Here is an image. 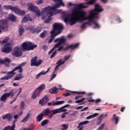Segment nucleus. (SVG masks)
Here are the masks:
<instances>
[{
    "label": "nucleus",
    "mask_w": 130,
    "mask_h": 130,
    "mask_svg": "<svg viewBox=\"0 0 130 130\" xmlns=\"http://www.w3.org/2000/svg\"><path fill=\"white\" fill-rule=\"evenodd\" d=\"M77 10H76V16H78L79 20L81 22L83 21H86V20H89V24L90 23H92V21H93V19H95V17L92 15V12H90L88 17H86V12L81 10L82 9H86L87 8V4L83 5V4H79L77 6Z\"/></svg>",
    "instance_id": "f257e3e1"
},
{
    "label": "nucleus",
    "mask_w": 130,
    "mask_h": 130,
    "mask_svg": "<svg viewBox=\"0 0 130 130\" xmlns=\"http://www.w3.org/2000/svg\"><path fill=\"white\" fill-rule=\"evenodd\" d=\"M78 9L76 7V9L74 10V12L72 14H69L68 13H64L62 14V18L64 20L65 23H70L71 26L75 25L77 22H79V16L77 15L76 13H77Z\"/></svg>",
    "instance_id": "f03ea898"
},
{
    "label": "nucleus",
    "mask_w": 130,
    "mask_h": 130,
    "mask_svg": "<svg viewBox=\"0 0 130 130\" xmlns=\"http://www.w3.org/2000/svg\"><path fill=\"white\" fill-rule=\"evenodd\" d=\"M56 3L54 7L48 6L45 8H44L42 10V13H47V16H53V12L52 11H56L57 13H59L58 10H56V9L59 8L61 6H64V4L62 2V0H54Z\"/></svg>",
    "instance_id": "7ed1b4c3"
},
{
    "label": "nucleus",
    "mask_w": 130,
    "mask_h": 130,
    "mask_svg": "<svg viewBox=\"0 0 130 130\" xmlns=\"http://www.w3.org/2000/svg\"><path fill=\"white\" fill-rule=\"evenodd\" d=\"M24 63L19 64L12 71L8 72L7 73L8 76H5L4 77L1 78L0 80H10V79L13 78V77L16 75V73H15V71H18V70H19V73H23V68H22V67H24Z\"/></svg>",
    "instance_id": "20e7f679"
},
{
    "label": "nucleus",
    "mask_w": 130,
    "mask_h": 130,
    "mask_svg": "<svg viewBox=\"0 0 130 130\" xmlns=\"http://www.w3.org/2000/svg\"><path fill=\"white\" fill-rule=\"evenodd\" d=\"M37 46V45H35L31 42H24L21 45V47L23 51H30V50H34V49L36 48Z\"/></svg>",
    "instance_id": "39448f33"
},
{
    "label": "nucleus",
    "mask_w": 130,
    "mask_h": 130,
    "mask_svg": "<svg viewBox=\"0 0 130 130\" xmlns=\"http://www.w3.org/2000/svg\"><path fill=\"white\" fill-rule=\"evenodd\" d=\"M66 38H64V37L58 38L56 39L54 41V42L56 44H55L54 47L49 51L48 54H51L53 51H54V49H55V48H57L58 47H59L60 45L64 44V43H66Z\"/></svg>",
    "instance_id": "423d86ee"
},
{
    "label": "nucleus",
    "mask_w": 130,
    "mask_h": 130,
    "mask_svg": "<svg viewBox=\"0 0 130 130\" xmlns=\"http://www.w3.org/2000/svg\"><path fill=\"white\" fill-rule=\"evenodd\" d=\"M3 8L5 9V10H11V11L14 12L15 14L19 15V16H24L25 14L24 11H22L18 9V6L13 7L12 6L5 5Z\"/></svg>",
    "instance_id": "0eeeda50"
},
{
    "label": "nucleus",
    "mask_w": 130,
    "mask_h": 130,
    "mask_svg": "<svg viewBox=\"0 0 130 130\" xmlns=\"http://www.w3.org/2000/svg\"><path fill=\"white\" fill-rule=\"evenodd\" d=\"M53 29L51 32L57 36L59 35V34L62 32V30H63V26L61 23H54L53 24Z\"/></svg>",
    "instance_id": "6e6552de"
},
{
    "label": "nucleus",
    "mask_w": 130,
    "mask_h": 130,
    "mask_svg": "<svg viewBox=\"0 0 130 130\" xmlns=\"http://www.w3.org/2000/svg\"><path fill=\"white\" fill-rule=\"evenodd\" d=\"M103 11L102 7L98 4H95L94 5V9L90 12H92V16L95 19H98V15L99 13H101Z\"/></svg>",
    "instance_id": "1a4fd4ad"
},
{
    "label": "nucleus",
    "mask_w": 130,
    "mask_h": 130,
    "mask_svg": "<svg viewBox=\"0 0 130 130\" xmlns=\"http://www.w3.org/2000/svg\"><path fill=\"white\" fill-rule=\"evenodd\" d=\"M27 6L28 11H31V12L35 13L38 17H40L41 16V12H40V10H39L38 7L33 5L32 4H28Z\"/></svg>",
    "instance_id": "9d476101"
},
{
    "label": "nucleus",
    "mask_w": 130,
    "mask_h": 130,
    "mask_svg": "<svg viewBox=\"0 0 130 130\" xmlns=\"http://www.w3.org/2000/svg\"><path fill=\"white\" fill-rule=\"evenodd\" d=\"M0 29H2L4 32H8L9 31V23L7 19L0 20Z\"/></svg>",
    "instance_id": "9b49d317"
},
{
    "label": "nucleus",
    "mask_w": 130,
    "mask_h": 130,
    "mask_svg": "<svg viewBox=\"0 0 130 130\" xmlns=\"http://www.w3.org/2000/svg\"><path fill=\"white\" fill-rule=\"evenodd\" d=\"M37 56L33 57L30 60V66L31 67H39L41 63L43 62V61L41 59L38 60L37 61Z\"/></svg>",
    "instance_id": "f8f14e48"
},
{
    "label": "nucleus",
    "mask_w": 130,
    "mask_h": 130,
    "mask_svg": "<svg viewBox=\"0 0 130 130\" xmlns=\"http://www.w3.org/2000/svg\"><path fill=\"white\" fill-rule=\"evenodd\" d=\"M12 49L13 47H12V44L7 43L2 48V52H4V53H10V52L12 51Z\"/></svg>",
    "instance_id": "ddd939ff"
},
{
    "label": "nucleus",
    "mask_w": 130,
    "mask_h": 130,
    "mask_svg": "<svg viewBox=\"0 0 130 130\" xmlns=\"http://www.w3.org/2000/svg\"><path fill=\"white\" fill-rule=\"evenodd\" d=\"M13 56H15V57H20L21 55H22L23 53L22 51L20 49L19 47H15L12 53Z\"/></svg>",
    "instance_id": "4468645a"
},
{
    "label": "nucleus",
    "mask_w": 130,
    "mask_h": 130,
    "mask_svg": "<svg viewBox=\"0 0 130 130\" xmlns=\"http://www.w3.org/2000/svg\"><path fill=\"white\" fill-rule=\"evenodd\" d=\"M70 106V105H66L64 106L61 107L59 109H57L53 110V114H56L57 113H60V112H66L67 111V109L64 108H67V107H69Z\"/></svg>",
    "instance_id": "2eb2a0df"
},
{
    "label": "nucleus",
    "mask_w": 130,
    "mask_h": 130,
    "mask_svg": "<svg viewBox=\"0 0 130 130\" xmlns=\"http://www.w3.org/2000/svg\"><path fill=\"white\" fill-rule=\"evenodd\" d=\"M14 93V91H11L8 93H5L3 94L2 96L1 97L0 100L1 101H2L3 102H6L7 101V99L10 97V96H12Z\"/></svg>",
    "instance_id": "dca6fc26"
},
{
    "label": "nucleus",
    "mask_w": 130,
    "mask_h": 130,
    "mask_svg": "<svg viewBox=\"0 0 130 130\" xmlns=\"http://www.w3.org/2000/svg\"><path fill=\"white\" fill-rule=\"evenodd\" d=\"M28 30H30V32L34 34H39V33L41 32V28H40L39 26L37 27L31 26L28 28Z\"/></svg>",
    "instance_id": "f3484780"
},
{
    "label": "nucleus",
    "mask_w": 130,
    "mask_h": 130,
    "mask_svg": "<svg viewBox=\"0 0 130 130\" xmlns=\"http://www.w3.org/2000/svg\"><path fill=\"white\" fill-rule=\"evenodd\" d=\"M49 101V98H48V95H46L43 98L42 100H40L39 102V104L41 105V106H44L45 104H47V102Z\"/></svg>",
    "instance_id": "a211bd4d"
},
{
    "label": "nucleus",
    "mask_w": 130,
    "mask_h": 130,
    "mask_svg": "<svg viewBox=\"0 0 130 130\" xmlns=\"http://www.w3.org/2000/svg\"><path fill=\"white\" fill-rule=\"evenodd\" d=\"M72 94H81V95H85L86 94V91H71V92H67L66 93H63L62 96H64L65 97H68L72 95Z\"/></svg>",
    "instance_id": "6ab92c4d"
},
{
    "label": "nucleus",
    "mask_w": 130,
    "mask_h": 130,
    "mask_svg": "<svg viewBox=\"0 0 130 130\" xmlns=\"http://www.w3.org/2000/svg\"><path fill=\"white\" fill-rule=\"evenodd\" d=\"M79 45H80V43H79L75 44H72L64 48L63 50H69V49H71V50H73L74 49H76V48H78L79 47Z\"/></svg>",
    "instance_id": "aec40b11"
},
{
    "label": "nucleus",
    "mask_w": 130,
    "mask_h": 130,
    "mask_svg": "<svg viewBox=\"0 0 130 130\" xmlns=\"http://www.w3.org/2000/svg\"><path fill=\"white\" fill-rule=\"evenodd\" d=\"M63 103H64V101H57L55 102H54V101H52V103H48L47 105L48 106H56L57 105L63 104Z\"/></svg>",
    "instance_id": "412c9836"
},
{
    "label": "nucleus",
    "mask_w": 130,
    "mask_h": 130,
    "mask_svg": "<svg viewBox=\"0 0 130 130\" xmlns=\"http://www.w3.org/2000/svg\"><path fill=\"white\" fill-rule=\"evenodd\" d=\"M40 93H41V91L38 90V89H36L32 93L31 98L32 99H36L37 97H39V96H40Z\"/></svg>",
    "instance_id": "4be33fe9"
},
{
    "label": "nucleus",
    "mask_w": 130,
    "mask_h": 130,
    "mask_svg": "<svg viewBox=\"0 0 130 130\" xmlns=\"http://www.w3.org/2000/svg\"><path fill=\"white\" fill-rule=\"evenodd\" d=\"M2 119H7L8 121H11L13 117L10 113L6 114L2 117Z\"/></svg>",
    "instance_id": "5701e85b"
},
{
    "label": "nucleus",
    "mask_w": 130,
    "mask_h": 130,
    "mask_svg": "<svg viewBox=\"0 0 130 130\" xmlns=\"http://www.w3.org/2000/svg\"><path fill=\"white\" fill-rule=\"evenodd\" d=\"M87 123H89V121H84L81 122L79 123V125L77 126V128H79L78 130H83L84 126L82 125H83L84 124H87Z\"/></svg>",
    "instance_id": "b1692460"
},
{
    "label": "nucleus",
    "mask_w": 130,
    "mask_h": 130,
    "mask_svg": "<svg viewBox=\"0 0 130 130\" xmlns=\"http://www.w3.org/2000/svg\"><path fill=\"white\" fill-rule=\"evenodd\" d=\"M52 111H50L49 108H46L43 111L42 114H43L44 116H47L50 113H51Z\"/></svg>",
    "instance_id": "393cba45"
},
{
    "label": "nucleus",
    "mask_w": 130,
    "mask_h": 130,
    "mask_svg": "<svg viewBox=\"0 0 130 130\" xmlns=\"http://www.w3.org/2000/svg\"><path fill=\"white\" fill-rule=\"evenodd\" d=\"M31 117V114L30 113H28L26 115L25 117H24L21 121V122H23L25 123V122H27L28 121V119Z\"/></svg>",
    "instance_id": "a878e982"
},
{
    "label": "nucleus",
    "mask_w": 130,
    "mask_h": 130,
    "mask_svg": "<svg viewBox=\"0 0 130 130\" xmlns=\"http://www.w3.org/2000/svg\"><path fill=\"white\" fill-rule=\"evenodd\" d=\"M50 39L48 41V43H51V42H52V41H53V40H54V38H55L56 36H57V35H55V34H53V32H52L51 31H50Z\"/></svg>",
    "instance_id": "bb28decb"
},
{
    "label": "nucleus",
    "mask_w": 130,
    "mask_h": 130,
    "mask_svg": "<svg viewBox=\"0 0 130 130\" xmlns=\"http://www.w3.org/2000/svg\"><path fill=\"white\" fill-rule=\"evenodd\" d=\"M24 31H25V29H24V27L22 25H19L18 27V31L19 33L20 36H22L23 34L24 33Z\"/></svg>",
    "instance_id": "cd10ccee"
},
{
    "label": "nucleus",
    "mask_w": 130,
    "mask_h": 130,
    "mask_svg": "<svg viewBox=\"0 0 130 130\" xmlns=\"http://www.w3.org/2000/svg\"><path fill=\"white\" fill-rule=\"evenodd\" d=\"M11 60L9 59V58H5L4 60H2V59H0V63H8V64H10L11 63Z\"/></svg>",
    "instance_id": "c85d7f7f"
},
{
    "label": "nucleus",
    "mask_w": 130,
    "mask_h": 130,
    "mask_svg": "<svg viewBox=\"0 0 130 130\" xmlns=\"http://www.w3.org/2000/svg\"><path fill=\"white\" fill-rule=\"evenodd\" d=\"M44 116L43 115V114H40L39 115L37 116L36 121H37V122H40V121H41V120L43 119Z\"/></svg>",
    "instance_id": "c756f323"
},
{
    "label": "nucleus",
    "mask_w": 130,
    "mask_h": 130,
    "mask_svg": "<svg viewBox=\"0 0 130 130\" xmlns=\"http://www.w3.org/2000/svg\"><path fill=\"white\" fill-rule=\"evenodd\" d=\"M86 100H88V102H95L96 104H98V103L101 102V100L100 99H97L95 101L94 100L91 99V98H87Z\"/></svg>",
    "instance_id": "7c9ffc66"
},
{
    "label": "nucleus",
    "mask_w": 130,
    "mask_h": 130,
    "mask_svg": "<svg viewBox=\"0 0 130 130\" xmlns=\"http://www.w3.org/2000/svg\"><path fill=\"white\" fill-rule=\"evenodd\" d=\"M49 93L51 94H56L57 93V88L54 87L49 90Z\"/></svg>",
    "instance_id": "2f4dec72"
},
{
    "label": "nucleus",
    "mask_w": 130,
    "mask_h": 130,
    "mask_svg": "<svg viewBox=\"0 0 130 130\" xmlns=\"http://www.w3.org/2000/svg\"><path fill=\"white\" fill-rule=\"evenodd\" d=\"M91 23H93L94 26H93V29H99L100 28V25L97 23V22L94 20V19H92Z\"/></svg>",
    "instance_id": "473e14b6"
},
{
    "label": "nucleus",
    "mask_w": 130,
    "mask_h": 130,
    "mask_svg": "<svg viewBox=\"0 0 130 130\" xmlns=\"http://www.w3.org/2000/svg\"><path fill=\"white\" fill-rule=\"evenodd\" d=\"M42 14H46V16H47V17H48L45 20V23H46V24H48L49 23V22H50V21H51V20H52V19L50 17L51 16H49V15H47V13L45 12V13H42Z\"/></svg>",
    "instance_id": "72a5a7b5"
},
{
    "label": "nucleus",
    "mask_w": 130,
    "mask_h": 130,
    "mask_svg": "<svg viewBox=\"0 0 130 130\" xmlns=\"http://www.w3.org/2000/svg\"><path fill=\"white\" fill-rule=\"evenodd\" d=\"M45 89V84H42L40 85L38 88H36L37 90L38 91H43Z\"/></svg>",
    "instance_id": "f704fd0d"
},
{
    "label": "nucleus",
    "mask_w": 130,
    "mask_h": 130,
    "mask_svg": "<svg viewBox=\"0 0 130 130\" xmlns=\"http://www.w3.org/2000/svg\"><path fill=\"white\" fill-rule=\"evenodd\" d=\"M99 115V113H96L93 115H90L89 116L86 117V119H91L92 118H94V117H96V116H98Z\"/></svg>",
    "instance_id": "c9c22d12"
},
{
    "label": "nucleus",
    "mask_w": 130,
    "mask_h": 130,
    "mask_svg": "<svg viewBox=\"0 0 130 130\" xmlns=\"http://www.w3.org/2000/svg\"><path fill=\"white\" fill-rule=\"evenodd\" d=\"M32 21V19H29V17L26 16L24 17L21 21V23L23 24L24 23H26V22H28V21Z\"/></svg>",
    "instance_id": "e433bc0d"
},
{
    "label": "nucleus",
    "mask_w": 130,
    "mask_h": 130,
    "mask_svg": "<svg viewBox=\"0 0 130 130\" xmlns=\"http://www.w3.org/2000/svg\"><path fill=\"white\" fill-rule=\"evenodd\" d=\"M95 2H96V0H90L87 3L85 4H82V5H87V8H88V5H94L95 4Z\"/></svg>",
    "instance_id": "4c0bfd02"
},
{
    "label": "nucleus",
    "mask_w": 130,
    "mask_h": 130,
    "mask_svg": "<svg viewBox=\"0 0 130 130\" xmlns=\"http://www.w3.org/2000/svg\"><path fill=\"white\" fill-rule=\"evenodd\" d=\"M22 73H21V74H20L18 76H17L16 77H15L14 79V81H19L20 80H21V79H22L23 78V76H22Z\"/></svg>",
    "instance_id": "58836bf2"
},
{
    "label": "nucleus",
    "mask_w": 130,
    "mask_h": 130,
    "mask_svg": "<svg viewBox=\"0 0 130 130\" xmlns=\"http://www.w3.org/2000/svg\"><path fill=\"white\" fill-rule=\"evenodd\" d=\"M49 121V120H48L47 119H45V120L42 121V122L41 123V126H44V125H46V124H48Z\"/></svg>",
    "instance_id": "ea45409f"
},
{
    "label": "nucleus",
    "mask_w": 130,
    "mask_h": 130,
    "mask_svg": "<svg viewBox=\"0 0 130 130\" xmlns=\"http://www.w3.org/2000/svg\"><path fill=\"white\" fill-rule=\"evenodd\" d=\"M107 114H102L100 116H99L98 117V120H102L104 117H107Z\"/></svg>",
    "instance_id": "a19ab883"
},
{
    "label": "nucleus",
    "mask_w": 130,
    "mask_h": 130,
    "mask_svg": "<svg viewBox=\"0 0 130 130\" xmlns=\"http://www.w3.org/2000/svg\"><path fill=\"white\" fill-rule=\"evenodd\" d=\"M9 19L11 22H15L16 21V17L14 15H10Z\"/></svg>",
    "instance_id": "79ce46f5"
},
{
    "label": "nucleus",
    "mask_w": 130,
    "mask_h": 130,
    "mask_svg": "<svg viewBox=\"0 0 130 130\" xmlns=\"http://www.w3.org/2000/svg\"><path fill=\"white\" fill-rule=\"evenodd\" d=\"M64 62H66V60L62 61V59H61L57 61L56 64H58V66H61V64H63Z\"/></svg>",
    "instance_id": "37998d69"
},
{
    "label": "nucleus",
    "mask_w": 130,
    "mask_h": 130,
    "mask_svg": "<svg viewBox=\"0 0 130 130\" xmlns=\"http://www.w3.org/2000/svg\"><path fill=\"white\" fill-rule=\"evenodd\" d=\"M46 33H47V31L44 30L43 32L40 34L41 38H44V37H45V35H46Z\"/></svg>",
    "instance_id": "c03bdc74"
},
{
    "label": "nucleus",
    "mask_w": 130,
    "mask_h": 130,
    "mask_svg": "<svg viewBox=\"0 0 130 130\" xmlns=\"http://www.w3.org/2000/svg\"><path fill=\"white\" fill-rule=\"evenodd\" d=\"M20 109H21L22 110H23V109H24V108H25V103L24 102V101H21L20 102Z\"/></svg>",
    "instance_id": "a18cd8bd"
},
{
    "label": "nucleus",
    "mask_w": 130,
    "mask_h": 130,
    "mask_svg": "<svg viewBox=\"0 0 130 130\" xmlns=\"http://www.w3.org/2000/svg\"><path fill=\"white\" fill-rule=\"evenodd\" d=\"M118 120H119V118L118 117H116V118H112V121H114L115 124H117L118 123Z\"/></svg>",
    "instance_id": "49530a36"
},
{
    "label": "nucleus",
    "mask_w": 130,
    "mask_h": 130,
    "mask_svg": "<svg viewBox=\"0 0 130 130\" xmlns=\"http://www.w3.org/2000/svg\"><path fill=\"white\" fill-rule=\"evenodd\" d=\"M88 24H89V25H90V24L89 23V22H84V23L81 26V29H84V28H86V27H87V25H88Z\"/></svg>",
    "instance_id": "de8ad7c7"
},
{
    "label": "nucleus",
    "mask_w": 130,
    "mask_h": 130,
    "mask_svg": "<svg viewBox=\"0 0 130 130\" xmlns=\"http://www.w3.org/2000/svg\"><path fill=\"white\" fill-rule=\"evenodd\" d=\"M63 128L61 129V130H67L69 128V125L66 124H63L61 125Z\"/></svg>",
    "instance_id": "09e8293b"
},
{
    "label": "nucleus",
    "mask_w": 130,
    "mask_h": 130,
    "mask_svg": "<svg viewBox=\"0 0 130 130\" xmlns=\"http://www.w3.org/2000/svg\"><path fill=\"white\" fill-rule=\"evenodd\" d=\"M54 73H55V71H54L51 75V79L50 80V82L52 81V80H53V79L55 78V77H56V74H54Z\"/></svg>",
    "instance_id": "8fccbe9b"
},
{
    "label": "nucleus",
    "mask_w": 130,
    "mask_h": 130,
    "mask_svg": "<svg viewBox=\"0 0 130 130\" xmlns=\"http://www.w3.org/2000/svg\"><path fill=\"white\" fill-rule=\"evenodd\" d=\"M85 99H86V98H83L81 99V100H78L75 101V103H76V104L82 103V102H83V101H84V100H85Z\"/></svg>",
    "instance_id": "3c124183"
},
{
    "label": "nucleus",
    "mask_w": 130,
    "mask_h": 130,
    "mask_svg": "<svg viewBox=\"0 0 130 130\" xmlns=\"http://www.w3.org/2000/svg\"><path fill=\"white\" fill-rule=\"evenodd\" d=\"M44 74L43 72H41L40 73H39L36 77V79H39V78H40V77H41V75H45V74Z\"/></svg>",
    "instance_id": "603ef678"
},
{
    "label": "nucleus",
    "mask_w": 130,
    "mask_h": 130,
    "mask_svg": "<svg viewBox=\"0 0 130 130\" xmlns=\"http://www.w3.org/2000/svg\"><path fill=\"white\" fill-rule=\"evenodd\" d=\"M57 51H55L50 56V58H53L56 55Z\"/></svg>",
    "instance_id": "864d4df0"
},
{
    "label": "nucleus",
    "mask_w": 130,
    "mask_h": 130,
    "mask_svg": "<svg viewBox=\"0 0 130 130\" xmlns=\"http://www.w3.org/2000/svg\"><path fill=\"white\" fill-rule=\"evenodd\" d=\"M41 14H42V15H43V16H42V19H43V20H45V19H46V17H47V16L46 15V14H45V13H42V11L41 12Z\"/></svg>",
    "instance_id": "5fc2aeb1"
},
{
    "label": "nucleus",
    "mask_w": 130,
    "mask_h": 130,
    "mask_svg": "<svg viewBox=\"0 0 130 130\" xmlns=\"http://www.w3.org/2000/svg\"><path fill=\"white\" fill-rule=\"evenodd\" d=\"M36 4L37 5H41L42 4H43V0H38L36 1Z\"/></svg>",
    "instance_id": "6e6d98bb"
},
{
    "label": "nucleus",
    "mask_w": 130,
    "mask_h": 130,
    "mask_svg": "<svg viewBox=\"0 0 130 130\" xmlns=\"http://www.w3.org/2000/svg\"><path fill=\"white\" fill-rule=\"evenodd\" d=\"M8 41H9V38H6L5 40H3L2 43L5 44V43H7Z\"/></svg>",
    "instance_id": "4d7b16f0"
},
{
    "label": "nucleus",
    "mask_w": 130,
    "mask_h": 130,
    "mask_svg": "<svg viewBox=\"0 0 130 130\" xmlns=\"http://www.w3.org/2000/svg\"><path fill=\"white\" fill-rule=\"evenodd\" d=\"M105 125L104 124H102V125L98 128L97 130H102L104 128Z\"/></svg>",
    "instance_id": "13d9d810"
},
{
    "label": "nucleus",
    "mask_w": 130,
    "mask_h": 130,
    "mask_svg": "<svg viewBox=\"0 0 130 130\" xmlns=\"http://www.w3.org/2000/svg\"><path fill=\"white\" fill-rule=\"evenodd\" d=\"M70 57H71V55H69L68 56H65L64 57V60H65V61H66V60H68V59H69L70 58Z\"/></svg>",
    "instance_id": "bf43d9fd"
},
{
    "label": "nucleus",
    "mask_w": 130,
    "mask_h": 130,
    "mask_svg": "<svg viewBox=\"0 0 130 130\" xmlns=\"http://www.w3.org/2000/svg\"><path fill=\"white\" fill-rule=\"evenodd\" d=\"M63 50V46H59L58 49V51H61V50Z\"/></svg>",
    "instance_id": "052dcab7"
},
{
    "label": "nucleus",
    "mask_w": 130,
    "mask_h": 130,
    "mask_svg": "<svg viewBox=\"0 0 130 130\" xmlns=\"http://www.w3.org/2000/svg\"><path fill=\"white\" fill-rule=\"evenodd\" d=\"M21 92H22V87L19 88V91L16 96V98H17L18 96H19V95H20V94L21 93Z\"/></svg>",
    "instance_id": "680f3d73"
},
{
    "label": "nucleus",
    "mask_w": 130,
    "mask_h": 130,
    "mask_svg": "<svg viewBox=\"0 0 130 130\" xmlns=\"http://www.w3.org/2000/svg\"><path fill=\"white\" fill-rule=\"evenodd\" d=\"M17 121H18V120H14L12 122V125L16 126V122H17Z\"/></svg>",
    "instance_id": "e2e57ef3"
},
{
    "label": "nucleus",
    "mask_w": 130,
    "mask_h": 130,
    "mask_svg": "<svg viewBox=\"0 0 130 130\" xmlns=\"http://www.w3.org/2000/svg\"><path fill=\"white\" fill-rule=\"evenodd\" d=\"M15 127H16V126H14V125H12V126H10L9 130H15Z\"/></svg>",
    "instance_id": "0e129e2a"
},
{
    "label": "nucleus",
    "mask_w": 130,
    "mask_h": 130,
    "mask_svg": "<svg viewBox=\"0 0 130 130\" xmlns=\"http://www.w3.org/2000/svg\"><path fill=\"white\" fill-rule=\"evenodd\" d=\"M47 48H48V47H47L46 45H44L42 49L44 50H47Z\"/></svg>",
    "instance_id": "69168bd1"
},
{
    "label": "nucleus",
    "mask_w": 130,
    "mask_h": 130,
    "mask_svg": "<svg viewBox=\"0 0 130 130\" xmlns=\"http://www.w3.org/2000/svg\"><path fill=\"white\" fill-rule=\"evenodd\" d=\"M11 128V126L8 125V126L6 127L3 129V130H9Z\"/></svg>",
    "instance_id": "338daca9"
},
{
    "label": "nucleus",
    "mask_w": 130,
    "mask_h": 130,
    "mask_svg": "<svg viewBox=\"0 0 130 130\" xmlns=\"http://www.w3.org/2000/svg\"><path fill=\"white\" fill-rule=\"evenodd\" d=\"M69 113H64L61 115V118H64L66 117V114H68Z\"/></svg>",
    "instance_id": "774afa93"
}]
</instances>
